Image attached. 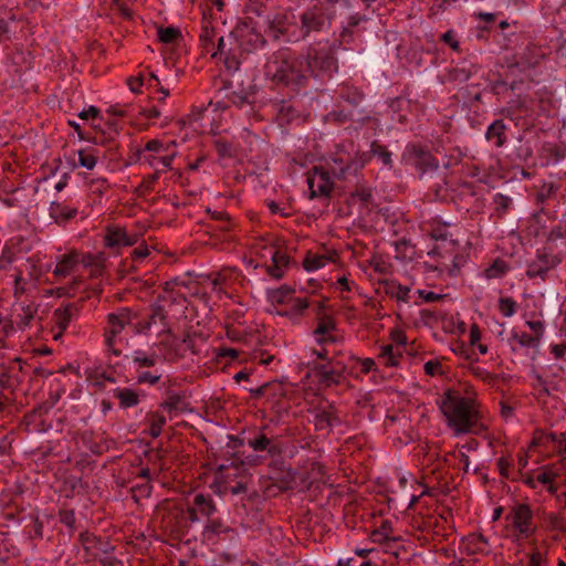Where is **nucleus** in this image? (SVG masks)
<instances>
[{"mask_svg": "<svg viewBox=\"0 0 566 566\" xmlns=\"http://www.w3.org/2000/svg\"><path fill=\"white\" fill-rule=\"evenodd\" d=\"M302 65L303 62L290 48H281L266 59L264 76L272 84L297 93L307 85Z\"/></svg>", "mask_w": 566, "mask_h": 566, "instance_id": "1", "label": "nucleus"}, {"mask_svg": "<svg viewBox=\"0 0 566 566\" xmlns=\"http://www.w3.org/2000/svg\"><path fill=\"white\" fill-rule=\"evenodd\" d=\"M438 405L448 427L455 434L474 432L480 420L474 399L464 397L459 390L447 389Z\"/></svg>", "mask_w": 566, "mask_h": 566, "instance_id": "2", "label": "nucleus"}, {"mask_svg": "<svg viewBox=\"0 0 566 566\" xmlns=\"http://www.w3.org/2000/svg\"><path fill=\"white\" fill-rule=\"evenodd\" d=\"M401 161L405 166L416 170L419 177L431 175L439 169V160L427 146L410 143L406 146Z\"/></svg>", "mask_w": 566, "mask_h": 566, "instance_id": "3", "label": "nucleus"}, {"mask_svg": "<svg viewBox=\"0 0 566 566\" xmlns=\"http://www.w3.org/2000/svg\"><path fill=\"white\" fill-rule=\"evenodd\" d=\"M306 65L315 77H331L337 71V60L328 44L311 45L306 54Z\"/></svg>", "mask_w": 566, "mask_h": 566, "instance_id": "4", "label": "nucleus"}, {"mask_svg": "<svg viewBox=\"0 0 566 566\" xmlns=\"http://www.w3.org/2000/svg\"><path fill=\"white\" fill-rule=\"evenodd\" d=\"M137 314L128 307H122L107 315V327L105 328V344L111 353L120 356L122 350L115 347V337L120 334L126 326L133 324Z\"/></svg>", "mask_w": 566, "mask_h": 566, "instance_id": "5", "label": "nucleus"}, {"mask_svg": "<svg viewBox=\"0 0 566 566\" xmlns=\"http://www.w3.org/2000/svg\"><path fill=\"white\" fill-rule=\"evenodd\" d=\"M333 17L334 11H329L328 7L324 9L322 6L314 4L307 8L300 17L302 38L305 39L312 32H321L329 24Z\"/></svg>", "mask_w": 566, "mask_h": 566, "instance_id": "6", "label": "nucleus"}, {"mask_svg": "<svg viewBox=\"0 0 566 566\" xmlns=\"http://www.w3.org/2000/svg\"><path fill=\"white\" fill-rule=\"evenodd\" d=\"M193 523L188 510L181 506H174L163 520L165 530L177 541H182L189 534Z\"/></svg>", "mask_w": 566, "mask_h": 566, "instance_id": "7", "label": "nucleus"}, {"mask_svg": "<svg viewBox=\"0 0 566 566\" xmlns=\"http://www.w3.org/2000/svg\"><path fill=\"white\" fill-rule=\"evenodd\" d=\"M306 182L310 190V199L331 198L334 190V181L331 178L329 171L324 167H313V169L307 174Z\"/></svg>", "mask_w": 566, "mask_h": 566, "instance_id": "8", "label": "nucleus"}, {"mask_svg": "<svg viewBox=\"0 0 566 566\" xmlns=\"http://www.w3.org/2000/svg\"><path fill=\"white\" fill-rule=\"evenodd\" d=\"M346 365L337 358L332 357L325 364H315L313 370L318 382L324 387L337 386L344 380Z\"/></svg>", "mask_w": 566, "mask_h": 566, "instance_id": "9", "label": "nucleus"}, {"mask_svg": "<svg viewBox=\"0 0 566 566\" xmlns=\"http://www.w3.org/2000/svg\"><path fill=\"white\" fill-rule=\"evenodd\" d=\"M562 259L545 248L538 250L535 260H533L526 269V276L528 279L539 277L545 281L551 270L555 269Z\"/></svg>", "mask_w": 566, "mask_h": 566, "instance_id": "10", "label": "nucleus"}, {"mask_svg": "<svg viewBox=\"0 0 566 566\" xmlns=\"http://www.w3.org/2000/svg\"><path fill=\"white\" fill-rule=\"evenodd\" d=\"M507 518H511L512 525L523 537L528 538L534 534L533 512L528 504L513 506Z\"/></svg>", "mask_w": 566, "mask_h": 566, "instance_id": "11", "label": "nucleus"}, {"mask_svg": "<svg viewBox=\"0 0 566 566\" xmlns=\"http://www.w3.org/2000/svg\"><path fill=\"white\" fill-rule=\"evenodd\" d=\"M192 522L197 523L201 518H209L217 512V505L210 494L196 493L191 504L187 506Z\"/></svg>", "mask_w": 566, "mask_h": 566, "instance_id": "12", "label": "nucleus"}, {"mask_svg": "<svg viewBox=\"0 0 566 566\" xmlns=\"http://www.w3.org/2000/svg\"><path fill=\"white\" fill-rule=\"evenodd\" d=\"M270 479L280 491L294 490L297 486V472L283 462H274L270 467Z\"/></svg>", "mask_w": 566, "mask_h": 566, "instance_id": "13", "label": "nucleus"}, {"mask_svg": "<svg viewBox=\"0 0 566 566\" xmlns=\"http://www.w3.org/2000/svg\"><path fill=\"white\" fill-rule=\"evenodd\" d=\"M80 542L84 551L92 559H97L103 555L109 554L114 551V546L106 539L96 536L90 532L80 534Z\"/></svg>", "mask_w": 566, "mask_h": 566, "instance_id": "14", "label": "nucleus"}, {"mask_svg": "<svg viewBox=\"0 0 566 566\" xmlns=\"http://www.w3.org/2000/svg\"><path fill=\"white\" fill-rule=\"evenodd\" d=\"M317 325L313 331L316 340L319 345L326 343H336L338 337L333 334L336 331L337 324L335 318L326 313H316Z\"/></svg>", "mask_w": 566, "mask_h": 566, "instance_id": "15", "label": "nucleus"}, {"mask_svg": "<svg viewBox=\"0 0 566 566\" xmlns=\"http://www.w3.org/2000/svg\"><path fill=\"white\" fill-rule=\"evenodd\" d=\"M137 234H129L125 228L108 227L104 237V244L109 249L133 247L138 242Z\"/></svg>", "mask_w": 566, "mask_h": 566, "instance_id": "16", "label": "nucleus"}, {"mask_svg": "<svg viewBox=\"0 0 566 566\" xmlns=\"http://www.w3.org/2000/svg\"><path fill=\"white\" fill-rule=\"evenodd\" d=\"M157 323H159L163 327V329L159 332V335L165 334V335L171 337V339H172L171 344H172L176 340V336H175V334L170 327V324L168 322L167 312L165 311L164 306H161V305H156L153 308V313L149 316V319L147 322H145L143 325L136 324L135 329H136V332H144V331L149 329L150 325L157 324Z\"/></svg>", "mask_w": 566, "mask_h": 566, "instance_id": "17", "label": "nucleus"}, {"mask_svg": "<svg viewBox=\"0 0 566 566\" xmlns=\"http://www.w3.org/2000/svg\"><path fill=\"white\" fill-rule=\"evenodd\" d=\"M78 312V307L76 304L70 303L64 307L56 308L53 312L52 321L54 326L59 329L54 335V339H59L65 329L67 328L72 317L75 316Z\"/></svg>", "mask_w": 566, "mask_h": 566, "instance_id": "18", "label": "nucleus"}, {"mask_svg": "<svg viewBox=\"0 0 566 566\" xmlns=\"http://www.w3.org/2000/svg\"><path fill=\"white\" fill-rule=\"evenodd\" d=\"M231 467H233L234 470L239 469L238 465H234V462H231L230 465H228V464H219L218 465V472H217L216 480H217V482L220 485V492H222V493L230 492L233 495L245 493L247 492V484L241 482V481L235 482L234 485H228L227 484V478L229 476V474H227L226 472Z\"/></svg>", "mask_w": 566, "mask_h": 566, "instance_id": "19", "label": "nucleus"}, {"mask_svg": "<svg viewBox=\"0 0 566 566\" xmlns=\"http://www.w3.org/2000/svg\"><path fill=\"white\" fill-rule=\"evenodd\" d=\"M337 260L338 253L336 250H327L323 254L307 252L303 261V266L306 271H315L325 266L327 263H335Z\"/></svg>", "mask_w": 566, "mask_h": 566, "instance_id": "20", "label": "nucleus"}, {"mask_svg": "<svg viewBox=\"0 0 566 566\" xmlns=\"http://www.w3.org/2000/svg\"><path fill=\"white\" fill-rule=\"evenodd\" d=\"M463 551L467 555L489 553V542L481 533H470L462 539Z\"/></svg>", "mask_w": 566, "mask_h": 566, "instance_id": "21", "label": "nucleus"}, {"mask_svg": "<svg viewBox=\"0 0 566 566\" xmlns=\"http://www.w3.org/2000/svg\"><path fill=\"white\" fill-rule=\"evenodd\" d=\"M340 423V418L334 406H328L319 410L314 418V426L316 430H331L333 427Z\"/></svg>", "mask_w": 566, "mask_h": 566, "instance_id": "22", "label": "nucleus"}, {"mask_svg": "<svg viewBox=\"0 0 566 566\" xmlns=\"http://www.w3.org/2000/svg\"><path fill=\"white\" fill-rule=\"evenodd\" d=\"M507 126L504 123L503 119H495L492 122L486 132H485V139L490 143H493V145L496 148L503 147L505 143L507 142Z\"/></svg>", "mask_w": 566, "mask_h": 566, "instance_id": "23", "label": "nucleus"}, {"mask_svg": "<svg viewBox=\"0 0 566 566\" xmlns=\"http://www.w3.org/2000/svg\"><path fill=\"white\" fill-rule=\"evenodd\" d=\"M234 533V530L220 518H209L203 527V535L208 539H210L212 536L231 538Z\"/></svg>", "mask_w": 566, "mask_h": 566, "instance_id": "24", "label": "nucleus"}, {"mask_svg": "<svg viewBox=\"0 0 566 566\" xmlns=\"http://www.w3.org/2000/svg\"><path fill=\"white\" fill-rule=\"evenodd\" d=\"M272 264L266 266V272L270 276L280 280L283 277L285 269L290 264V256L280 249H273Z\"/></svg>", "mask_w": 566, "mask_h": 566, "instance_id": "25", "label": "nucleus"}, {"mask_svg": "<svg viewBox=\"0 0 566 566\" xmlns=\"http://www.w3.org/2000/svg\"><path fill=\"white\" fill-rule=\"evenodd\" d=\"M18 366V370L22 371V359H2L0 360V389H7L11 386V378L15 367Z\"/></svg>", "mask_w": 566, "mask_h": 566, "instance_id": "26", "label": "nucleus"}, {"mask_svg": "<svg viewBox=\"0 0 566 566\" xmlns=\"http://www.w3.org/2000/svg\"><path fill=\"white\" fill-rule=\"evenodd\" d=\"M106 261H107V258H106V254L104 252H98L96 254L87 253V254H84L82 256V259L80 260V262L85 268H91L90 275L92 277H99V276H102V274L104 272V269H105Z\"/></svg>", "mask_w": 566, "mask_h": 566, "instance_id": "27", "label": "nucleus"}, {"mask_svg": "<svg viewBox=\"0 0 566 566\" xmlns=\"http://www.w3.org/2000/svg\"><path fill=\"white\" fill-rule=\"evenodd\" d=\"M80 263V254L75 251H72L67 254L62 255L60 261L56 263V266L53 271L55 276L65 277L67 276L74 268Z\"/></svg>", "mask_w": 566, "mask_h": 566, "instance_id": "28", "label": "nucleus"}, {"mask_svg": "<svg viewBox=\"0 0 566 566\" xmlns=\"http://www.w3.org/2000/svg\"><path fill=\"white\" fill-rule=\"evenodd\" d=\"M76 214H77L76 208L70 207L62 202L53 201L50 205V216L57 223H64L71 219L75 218Z\"/></svg>", "mask_w": 566, "mask_h": 566, "instance_id": "29", "label": "nucleus"}, {"mask_svg": "<svg viewBox=\"0 0 566 566\" xmlns=\"http://www.w3.org/2000/svg\"><path fill=\"white\" fill-rule=\"evenodd\" d=\"M363 165H358L353 159L344 161L342 158H334L332 174L338 179H346L348 175L355 174Z\"/></svg>", "mask_w": 566, "mask_h": 566, "instance_id": "30", "label": "nucleus"}, {"mask_svg": "<svg viewBox=\"0 0 566 566\" xmlns=\"http://www.w3.org/2000/svg\"><path fill=\"white\" fill-rule=\"evenodd\" d=\"M113 395L118 399L119 407L123 409L135 407L139 403V395L130 388H116Z\"/></svg>", "mask_w": 566, "mask_h": 566, "instance_id": "31", "label": "nucleus"}, {"mask_svg": "<svg viewBox=\"0 0 566 566\" xmlns=\"http://www.w3.org/2000/svg\"><path fill=\"white\" fill-rule=\"evenodd\" d=\"M287 30V19L283 14H276L272 20L269 21L266 34L273 40H280L285 36Z\"/></svg>", "mask_w": 566, "mask_h": 566, "instance_id": "32", "label": "nucleus"}, {"mask_svg": "<svg viewBox=\"0 0 566 566\" xmlns=\"http://www.w3.org/2000/svg\"><path fill=\"white\" fill-rule=\"evenodd\" d=\"M339 97L353 106H358L365 98V94L356 86L342 84L338 90Z\"/></svg>", "mask_w": 566, "mask_h": 566, "instance_id": "33", "label": "nucleus"}, {"mask_svg": "<svg viewBox=\"0 0 566 566\" xmlns=\"http://www.w3.org/2000/svg\"><path fill=\"white\" fill-rule=\"evenodd\" d=\"M216 35L214 28L211 25L210 21H205L201 27V32L199 35V41L202 50L206 53H210L214 49L213 39Z\"/></svg>", "mask_w": 566, "mask_h": 566, "instance_id": "34", "label": "nucleus"}, {"mask_svg": "<svg viewBox=\"0 0 566 566\" xmlns=\"http://www.w3.org/2000/svg\"><path fill=\"white\" fill-rule=\"evenodd\" d=\"M176 154L172 153H165L163 156H155V155H144L142 157V161L148 164L150 167L158 169V165H161L166 169H171V164L175 158Z\"/></svg>", "mask_w": 566, "mask_h": 566, "instance_id": "35", "label": "nucleus"}, {"mask_svg": "<svg viewBox=\"0 0 566 566\" xmlns=\"http://www.w3.org/2000/svg\"><path fill=\"white\" fill-rule=\"evenodd\" d=\"M186 397L175 392L169 394L167 399L160 403V408L166 409L169 412L184 411L186 410Z\"/></svg>", "mask_w": 566, "mask_h": 566, "instance_id": "36", "label": "nucleus"}, {"mask_svg": "<svg viewBox=\"0 0 566 566\" xmlns=\"http://www.w3.org/2000/svg\"><path fill=\"white\" fill-rule=\"evenodd\" d=\"M510 270L506 261L497 258L484 270V276L489 280L503 277Z\"/></svg>", "mask_w": 566, "mask_h": 566, "instance_id": "37", "label": "nucleus"}, {"mask_svg": "<svg viewBox=\"0 0 566 566\" xmlns=\"http://www.w3.org/2000/svg\"><path fill=\"white\" fill-rule=\"evenodd\" d=\"M78 154V165L88 170L94 169L97 163V150L93 147H87L84 149H80Z\"/></svg>", "mask_w": 566, "mask_h": 566, "instance_id": "38", "label": "nucleus"}, {"mask_svg": "<svg viewBox=\"0 0 566 566\" xmlns=\"http://www.w3.org/2000/svg\"><path fill=\"white\" fill-rule=\"evenodd\" d=\"M294 292V289L282 285L279 289L272 290L269 293V298L273 304H287L292 300Z\"/></svg>", "mask_w": 566, "mask_h": 566, "instance_id": "39", "label": "nucleus"}, {"mask_svg": "<svg viewBox=\"0 0 566 566\" xmlns=\"http://www.w3.org/2000/svg\"><path fill=\"white\" fill-rule=\"evenodd\" d=\"M157 358L158 357L155 352L147 353L140 349L135 350L130 356L133 363L140 368L153 367L157 363Z\"/></svg>", "mask_w": 566, "mask_h": 566, "instance_id": "40", "label": "nucleus"}, {"mask_svg": "<svg viewBox=\"0 0 566 566\" xmlns=\"http://www.w3.org/2000/svg\"><path fill=\"white\" fill-rule=\"evenodd\" d=\"M385 292L398 301H407L410 289L395 281L385 282Z\"/></svg>", "mask_w": 566, "mask_h": 566, "instance_id": "41", "label": "nucleus"}, {"mask_svg": "<svg viewBox=\"0 0 566 566\" xmlns=\"http://www.w3.org/2000/svg\"><path fill=\"white\" fill-rule=\"evenodd\" d=\"M370 154L373 156L378 157L384 166L388 168H392V159L391 153L387 149L386 146L381 145L379 142L374 140L370 144Z\"/></svg>", "mask_w": 566, "mask_h": 566, "instance_id": "42", "label": "nucleus"}, {"mask_svg": "<svg viewBox=\"0 0 566 566\" xmlns=\"http://www.w3.org/2000/svg\"><path fill=\"white\" fill-rule=\"evenodd\" d=\"M146 153H155V154L169 153V145H164L159 139H150L146 143V145L143 149L136 150L137 159L142 160V157L144 155H147Z\"/></svg>", "mask_w": 566, "mask_h": 566, "instance_id": "43", "label": "nucleus"}, {"mask_svg": "<svg viewBox=\"0 0 566 566\" xmlns=\"http://www.w3.org/2000/svg\"><path fill=\"white\" fill-rule=\"evenodd\" d=\"M148 421L149 436L151 438H158L163 431L164 426L166 424L165 416L159 412H150L148 415Z\"/></svg>", "mask_w": 566, "mask_h": 566, "instance_id": "44", "label": "nucleus"}, {"mask_svg": "<svg viewBox=\"0 0 566 566\" xmlns=\"http://www.w3.org/2000/svg\"><path fill=\"white\" fill-rule=\"evenodd\" d=\"M153 485L149 481H143L136 483L130 488V494L133 500L138 503L142 499L148 497L151 494Z\"/></svg>", "mask_w": 566, "mask_h": 566, "instance_id": "45", "label": "nucleus"}, {"mask_svg": "<svg viewBox=\"0 0 566 566\" xmlns=\"http://www.w3.org/2000/svg\"><path fill=\"white\" fill-rule=\"evenodd\" d=\"M544 438L547 442L555 443L557 447V452L562 455V461L566 463V433H554L551 432L545 434Z\"/></svg>", "mask_w": 566, "mask_h": 566, "instance_id": "46", "label": "nucleus"}, {"mask_svg": "<svg viewBox=\"0 0 566 566\" xmlns=\"http://www.w3.org/2000/svg\"><path fill=\"white\" fill-rule=\"evenodd\" d=\"M543 153L548 159L557 163L566 157V147L547 143L543 146Z\"/></svg>", "mask_w": 566, "mask_h": 566, "instance_id": "47", "label": "nucleus"}, {"mask_svg": "<svg viewBox=\"0 0 566 566\" xmlns=\"http://www.w3.org/2000/svg\"><path fill=\"white\" fill-rule=\"evenodd\" d=\"M157 36L161 43L169 44L174 43L177 39H179L181 36V33L179 29L175 27H159L157 29Z\"/></svg>", "mask_w": 566, "mask_h": 566, "instance_id": "48", "label": "nucleus"}, {"mask_svg": "<svg viewBox=\"0 0 566 566\" xmlns=\"http://www.w3.org/2000/svg\"><path fill=\"white\" fill-rule=\"evenodd\" d=\"M493 203L497 217L502 218L504 214L507 213L512 205V199L503 193H496L493 197Z\"/></svg>", "mask_w": 566, "mask_h": 566, "instance_id": "49", "label": "nucleus"}, {"mask_svg": "<svg viewBox=\"0 0 566 566\" xmlns=\"http://www.w3.org/2000/svg\"><path fill=\"white\" fill-rule=\"evenodd\" d=\"M511 339L515 340L522 347H527V348H536L539 344L538 337H534L533 335H530L525 332H523V333L513 332Z\"/></svg>", "mask_w": 566, "mask_h": 566, "instance_id": "50", "label": "nucleus"}, {"mask_svg": "<svg viewBox=\"0 0 566 566\" xmlns=\"http://www.w3.org/2000/svg\"><path fill=\"white\" fill-rule=\"evenodd\" d=\"M263 451L272 459L279 458L284 451L283 442L277 437H272L269 439Z\"/></svg>", "mask_w": 566, "mask_h": 566, "instance_id": "51", "label": "nucleus"}, {"mask_svg": "<svg viewBox=\"0 0 566 566\" xmlns=\"http://www.w3.org/2000/svg\"><path fill=\"white\" fill-rule=\"evenodd\" d=\"M517 308V303L512 297H501L499 300V311L505 317H511L515 314Z\"/></svg>", "mask_w": 566, "mask_h": 566, "instance_id": "52", "label": "nucleus"}, {"mask_svg": "<svg viewBox=\"0 0 566 566\" xmlns=\"http://www.w3.org/2000/svg\"><path fill=\"white\" fill-rule=\"evenodd\" d=\"M214 148L219 158H231L234 156L233 146L223 138L214 140Z\"/></svg>", "mask_w": 566, "mask_h": 566, "instance_id": "53", "label": "nucleus"}, {"mask_svg": "<svg viewBox=\"0 0 566 566\" xmlns=\"http://www.w3.org/2000/svg\"><path fill=\"white\" fill-rule=\"evenodd\" d=\"M392 533L391 523L389 521H384L381 525L374 531L373 538L375 542H386L389 541L390 534Z\"/></svg>", "mask_w": 566, "mask_h": 566, "instance_id": "54", "label": "nucleus"}, {"mask_svg": "<svg viewBox=\"0 0 566 566\" xmlns=\"http://www.w3.org/2000/svg\"><path fill=\"white\" fill-rule=\"evenodd\" d=\"M397 346L392 344H387L381 347V352L379 354V358L384 360V365L387 367H396V363L394 361V352Z\"/></svg>", "mask_w": 566, "mask_h": 566, "instance_id": "55", "label": "nucleus"}, {"mask_svg": "<svg viewBox=\"0 0 566 566\" xmlns=\"http://www.w3.org/2000/svg\"><path fill=\"white\" fill-rule=\"evenodd\" d=\"M555 476H556L555 473H553L552 471H543L535 476V480H536V482H538L541 484L548 485L547 490L551 493H555L556 492V488L554 486Z\"/></svg>", "mask_w": 566, "mask_h": 566, "instance_id": "56", "label": "nucleus"}, {"mask_svg": "<svg viewBox=\"0 0 566 566\" xmlns=\"http://www.w3.org/2000/svg\"><path fill=\"white\" fill-rule=\"evenodd\" d=\"M269 439L265 433L259 432L254 438L248 440V446L256 452H262Z\"/></svg>", "mask_w": 566, "mask_h": 566, "instance_id": "57", "label": "nucleus"}, {"mask_svg": "<svg viewBox=\"0 0 566 566\" xmlns=\"http://www.w3.org/2000/svg\"><path fill=\"white\" fill-rule=\"evenodd\" d=\"M352 115L348 112H345L343 109L340 111H332L326 115V120L336 123V124H344L350 119Z\"/></svg>", "mask_w": 566, "mask_h": 566, "instance_id": "58", "label": "nucleus"}, {"mask_svg": "<svg viewBox=\"0 0 566 566\" xmlns=\"http://www.w3.org/2000/svg\"><path fill=\"white\" fill-rule=\"evenodd\" d=\"M532 387L538 396H548L551 394L546 380L539 374L534 376Z\"/></svg>", "mask_w": 566, "mask_h": 566, "instance_id": "59", "label": "nucleus"}, {"mask_svg": "<svg viewBox=\"0 0 566 566\" xmlns=\"http://www.w3.org/2000/svg\"><path fill=\"white\" fill-rule=\"evenodd\" d=\"M470 371L476 378H479L485 382H489V384L494 381L496 378L495 375L491 374L490 371H488L486 369H484L480 366H471Z\"/></svg>", "mask_w": 566, "mask_h": 566, "instance_id": "60", "label": "nucleus"}, {"mask_svg": "<svg viewBox=\"0 0 566 566\" xmlns=\"http://www.w3.org/2000/svg\"><path fill=\"white\" fill-rule=\"evenodd\" d=\"M272 388H276V389L281 390L282 386L279 382H275V384H273V382H265V384L259 386L255 389H250V392H251L252 397L260 398V397L265 396L269 392V390L272 389Z\"/></svg>", "mask_w": 566, "mask_h": 566, "instance_id": "61", "label": "nucleus"}, {"mask_svg": "<svg viewBox=\"0 0 566 566\" xmlns=\"http://www.w3.org/2000/svg\"><path fill=\"white\" fill-rule=\"evenodd\" d=\"M424 373L428 376H437L443 374V367L442 364L438 359L428 360L424 366Z\"/></svg>", "mask_w": 566, "mask_h": 566, "instance_id": "62", "label": "nucleus"}, {"mask_svg": "<svg viewBox=\"0 0 566 566\" xmlns=\"http://www.w3.org/2000/svg\"><path fill=\"white\" fill-rule=\"evenodd\" d=\"M59 520L62 524L67 526L70 530L74 528L75 525V514L73 510H61L59 512Z\"/></svg>", "mask_w": 566, "mask_h": 566, "instance_id": "63", "label": "nucleus"}, {"mask_svg": "<svg viewBox=\"0 0 566 566\" xmlns=\"http://www.w3.org/2000/svg\"><path fill=\"white\" fill-rule=\"evenodd\" d=\"M354 198H357L363 203H368L371 200V189L368 187H357L355 191L352 193Z\"/></svg>", "mask_w": 566, "mask_h": 566, "instance_id": "64", "label": "nucleus"}]
</instances>
